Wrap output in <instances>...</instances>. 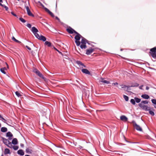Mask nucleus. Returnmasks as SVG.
<instances>
[{
    "label": "nucleus",
    "instance_id": "obj_1",
    "mask_svg": "<svg viewBox=\"0 0 156 156\" xmlns=\"http://www.w3.org/2000/svg\"><path fill=\"white\" fill-rule=\"evenodd\" d=\"M75 34H76V35L75 37V39L76 40L75 42L76 45L77 46H79L80 44V42L79 41V40L82 36L77 32V33H75Z\"/></svg>",
    "mask_w": 156,
    "mask_h": 156
},
{
    "label": "nucleus",
    "instance_id": "obj_2",
    "mask_svg": "<svg viewBox=\"0 0 156 156\" xmlns=\"http://www.w3.org/2000/svg\"><path fill=\"white\" fill-rule=\"evenodd\" d=\"M1 138L3 142L8 147L12 148V144L11 142L9 141L7 139L3 137H2Z\"/></svg>",
    "mask_w": 156,
    "mask_h": 156
},
{
    "label": "nucleus",
    "instance_id": "obj_3",
    "mask_svg": "<svg viewBox=\"0 0 156 156\" xmlns=\"http://www.w3.org/2000/svg\"><path fill=\"white\" fill-rule=\"evenodd\" d=\"M133 123L134 127L137 130L140 131H142V129L141 127H140V126L138 125L134 121H133Z\"/></svg>",
    "mask_w": 156,
    "mask_h": 156
},
{
    "label": "nucleus",
    "instance_id": "obj_4",
    "mask_svg": "<svg viewBox=\"0 0 156 156\" xmlns=\"http://www.w3.org/2000/svg\"><path fill=\"white\" fill-rule=\"evenodd\" d=\"M94 51V49L90 48L86 50V54L87 55H90Z\"/></svg>",
    "mask_w": 156,
    "mask_h": 156
},
{
    "label": "nucleus",
    "instance_id": "obj_5",
    "mask_svg": "<svg viewBox=\"0 0 156 156\" xmlns=\"http://www.w3.org/2000/svg\"><path fill=\"white\" fill-rule=\"evenodd\" d=\"M66 30L67 32L70 34H72L74 33H77L76 31L70 27L67 28Z\"/></svg>",
    "mask_w": 156,
    "mask_h": 156
},
{
    "label": "nucleus",
    "instance_id": "obj_6",
    "mask_svg": "<svg viewBox=\"0 0 156 156\" xmlns=\"http://www.w3.org/2000/svg\"><path fill=\"white\" fill-rule=\"evenodd\" d=\"M99 83L100 84H102L103 83L109 84L110 82L106 80H104V78H101L99 81Z\"/></svg>",
    "mask_w": 156,
    "mask_h": 156
},
{
    "label": "nucleus",
    "instance_id": "obj_7",
    "mask_svg": "<svg viewBox=\"0 0 156 156\" xmlns=\"http://www.w3.org/2000/svg\"><path fill=\"white\" fill-rule=\"evenodd\" d=\"M44 9L45 11L47 12L51 17H54V14L51 12L46 7H44Z\"/></svg>",
    "mask_w": 156,
    "mask_h": 156
},
{
    "label": "nucleus",
    "instance_id": "obj_8",
    "mask_svg": "<svg viewBox=\"0 0 156 156\" xmlns=\"http://www.w3.org/2000/svg\"><path fill=\"white\" fill-rule=\"evenodd\" d=\"M44 9L45 11L47 12L51 17H54V14L51 12L46 7H44Z\"/></svg>",
    "mask_w": 156,
    "mask_h": 156
},
{
    "label": "nucleus",
    "instance_id": "obj_9",
    "mask_svg": "<svg viewBox=\"0 0 156 156\" xmlns=\"http://www.w3.org/2000/svg\"><path fill=\"white\" fill-rule=\"evenodd\" d=\"M76 63L79 65V66L81 67L82 68H83V67L86 68V66L85 65H84L83 64L82 62L79 61H77L76 62Z\"/></svg>",
    "mask_w": 156,
    "mask_h": 156
},
{
    "label": "nucleus",
    "instance_id": "obj_10",
    "mask_svg": "<svg viewBox=\"0 0 156 156\" xmlns=\"http://www.w3.org/2000/svg\"><path fill=\"white\" fill-rule=\"evenodd\" d=\"M82 72L84 73L87 74H90V72L87 69H82L81 70Z\"/></svg>",
    "mask_w": 156,
    "mask_h": 156
},
{
    "label": "nucleus",
    "instance_id": "obj_11",
    "mask_svg": "<svg viewBox=\"0 0 156 156\" xmlns=\"http://www.w3.org/2000/svg\"><path fill=\"white\" fill-rule=\"evenodd\" d=\"M120 119L121 120L124 122H126L127 121L128 118L125 115H122L120 117Z\"/></svg>",
    "mask_w": 156,
    "mask_h": 156
},
{
    "label": "nucleus",
    "instance_id": "obj_12",
    "mask_svg": "<svg viewBox=\"0 0 156 156\" xmlns=\"http://www.w3.org/2000/svg\"><path fill=\"white\" fill-rule=\"evenodd\" d=\"M88 41L85 38L83 37H82V39L81 41V43L82 44H86V43H87Z\"/></svg>",
    "mask_w": 156,
    "mask_h": 156
},
{
    "label": "nucleus",
    "instance_id": "obj_13",
    "mask_svg": "<svg viewBox=\"0 0 156 156\" xmlns=\"http://www.w3.org/2000/svg\"><path fill=\"white\" fill-rule=\"evenodd\" d=\"M31 30L34 34L38 32V30L35 27H33L31 28Z\"/></svg>",
    "mask_w": 156,
    "mask_h": 156
},
{
    "label": "nucleus",
    "instance_id": "obj_14",
    "mask_svg": "<svg viewBox=\"0 0 156 156\" xmlns=\"http://www.w3.org/2000/svg\"><path fill=\"white\" fill-rule=\"evenodd\" d=\"M12 143L14 145L17 144H18L17 139L16 138H13L12 140Z\"/></svg>",
    "mask_w": 156,
    "mask_h": 156
},
{
    "label": "nucleus",
    "instance_id": "obj_15",
    "mask_svg": "<svg viewBox=\"0 0 156 156\" xmlns=\"http://www.w3.org/2000/svg\"><path fill=\"white\" fill-rule=\"evenodd\" d=\"M139 84L136 83H131V85L129 87H137L139 86Z\"/></svg>",
    "mask_w": 156,
    "mask_h": 156
},
{
    "label": "nucleus",
    "instance_id": "obj_16",
    "mask_svg": "<svg viewBox=\"0 0 156 156\" xmlns=\"http://www.w3.org/2000/svg\"><path fill=\"white\" fill-rule=\"evenodd\" d=\"M17 153L21 155H23L24 154V152L22 150H20L17 151Z\"/></svg>",
    "mask_w": 156,
    "mask_h": 156
},
{
    "label": "nucleus",
    "instance_id": "obj_17",
    "mask_svg": "<svg viewBox=\"0 0 156 156\" xmlns=\"http://www.w3.org/2000/svg\"><path fill=\"white\" fill-rule=\"evenodd\" d=\"M145 111H150L151 110V108L147 106H144L142 108Z\"/></svg>",
    "mask_w": 156,
    "mask_h": 156
},
{
    "label": "nucleus",
    "instance_id": "obj_18",
    "mask_svg": "<svg viewBox=\"0 0 156 156\" xmlns=\"http://www.w3.org/2000/svg\"><path fill=\"white\" fill-rule=\"evenodd\" d=\"M141 97L145 99H148L150 97L149 95L147 94H143L141 95Z\"/></svg>",
    "mask_w": 156,
    "mask_h": 156
},
{
    "label": "nucleus",
    "instance_id": "obj_19",
    "mask_svg": "<svg viewBox=\"0 0 156 156\" xmlns=\"http://www.w3.org/2000/svg\"><path fill=\"white\" fill-rule=\"evenodd\" d=\"M40 40H42L43 41H45L46 40V38L43 35H41L40 37V38L39 39Z\"/></svg>",
    "mask_w": 156,
    "mask_h": 156
},
{
    "label": "nucleus",
    "instance_id": "obj_20",
    "mask_svg": "<svg viewBox=\"0 0 156 156\" xmlns=\"http://www.w3.org/2000/svg\"><path fill=\"white\" fill-rule=\"evenodd\" d=\"M121 86H122L121 88H126V89H125V90L126 91H128V88L129 87V86H126L125 85H122Z\"/></svg>",
    "mask_w": 156,
    "mask_h": 156
},
{
    "label": "nucleus",
    "instance_id": "obj_21",
    "mask_svg": "<svg viewBox=\"0 0 156 156\" xmlns=\"http://www.w3.org/2000/svg\"><path fill=\"white\" fill-rule=\"evenodd\" d=\"M10 153V150L9 149L6 148L5 149L4 154H6Z\"/></svg>",
    "mask_w": 156,
    "mask_h": 156
},
{
    "label": "nucleus",
    "instance_id": "obj_22",
    "mask_svg": "<svg viewBox=\"0 0 156 156\" xmlns=\"http://www.w3.org/2000/svg\"><path fill=\"white\" fill-rule=\"evenodd\" d=\"M86 44H82L80 45V47L81 49H85L87 48V47Z\"/></svg>",
    "mask_w": 156,
    "mask_h": 156
},
{
    "label": "nucleus",
    "instance_id": "obj_23",
    "mask_svg": "<svg viewBox=\"0 0 156 156\" xmlns=\"http://www.w3.org/2000/svg\"><path fill=\"white\" fill-rule=\"evenodd\" d=\"M7 129L5 127H2L1 128V131L3 132H7Z\"/></svg>",
    "mask_w": 156,
    "mask_h": 156
},
{
    "label": "nucleus",
    "instance_id": "obj_24",
    "mask_svg": "<svg viewBox=\"0 0 156 156\" xmlns=\"http://www.w3.org/2000/svg\"><path fill=\"white\" fill-rule=\"evenodd\" d=\"M156 52H150L151 56L154 58H156Z\"/></svg>",
    "mask_w": 156,
    "mask_h": 156
},
{
    "label": "nucleus",
    "instance_id": "obj_25",
    "mask_svg": "<svg viewBox=\"0 0 156 156\" xmlns=\"http://www.w3.org/2000/svg\"><path fill=\"white\" fill-rule=\"evenodd\" d=\"M6 136L7 137H12L13 135L10 132H9L7 133Z\"/></svg>",
    "mask_w": 156,
    "mask_h": 156
},
{
    "label": "nucleus",
    "instance_id": "obj_26",
    "mask_svg": "<svg viewBox=\"0 0 156 156\" xmlns=\"http://www.w3.org/2000/svg\"><path fill=\"white\" fill-rule=\"evenodd\" d=\"M151 52H156V47H154L150 50Z\"/></svg>",
    "mask_w": 156,
    "mask_h": 156
},
{
    "label": "nucleus",
    "instance_id": "obj_27",
    "mask_svg": "<svg viewBox=\"0 0 156 156\" xmlns=\"http://www.w3.org/2000/svg\"><path fill=\"white\" fill-rule=\"evenodd\" d=\"M32 150L30 149L29 148H27L26 149V151L27 153L28 154H31L32 153Z\"/></svg>",
    "mask_w": 156,
    "mask_h": 156
},
{
    "label": "nucleus",
    "instance_id": "obj_28",
    "mask_svg": "<svg viewBox=\"0 0 156 156\" xmlns=\"http://www.w3.org/2000/svg\"><path fill=\"white\" fill-rule=\"evenodd\" d=\"M134 99H135V101L136 103H139L141 101V99H140L138 98H136V97H135L134 98Z\"/></svg>",
    "mask_w": 156,
    "mask_h": 156
},
{
    "label": "nucleus",
    "instance_id": "obj_29",
    "mask_svg": "<svg viewBox=\"0 0 156 156\" xmlns=\"http://www.w3.org/2000/svg\"><path fill=\"white\" fill-rule=\"evenodd\" d=\"M45 44L47 45L48 47H50L51 46V43L47 41H45Z\"/></svg>",
    "mask_w": 156,
    "mask_h": 156
},
{
    "label": "nucleus",
    "instance_id": "obj_30",
    "mask_svg": "<svg viewBox=\"0 0 156 156\" xmlns=\"http://www.w3.org/2000/svg\"><path fill=\"white\" fill-rule=\"evenodd\" d=\"M12 40L13 41H14L16 42L20 43H21L20 41L16 40L14 37H13L12 38Z\"/></svg>",
    "mask_w": 156,
    "mask_h": 156
},
{
    "label": "nucleus",
    "instance_id": "obj_31",
    "mask_svg": "<svg viewBox=\"0 0 156 156\" xmlns=\"http://www.w3.org/2000/svg\"><path fill=\"white\" fill-rule=\"evenodd\" d=\"M36 74L41 78V77H43V75L40 73L39 71H38L37 72V73H36Z\"/></svg>",
    "mask_w": 156,
    "mask_h": 156
},
{
    "label": "nucleus",
    "instance_id": "obj_32",
    "mask_svg": "<svg viewBox=\"0 0 156 156\" xmlns=\"http://www.w3.org/2000/svg\"><path fill=\"white\" fill-rule=\"evenodd\" d=\"M27 13L28 15L29 16H32L33 17L34 16V15L31 12V11H30L27 12Z\"/></svg>",
    "mask_w": 156,
    "mask_h": 156
},
{
    "label": "nucleus",
    "instance_id": "obj_33",
    "mask_svg": "<svg viewBox=\"0 0 156 156\" xmlns=\"http://www.w3.org/2000/svg\"><path fill=\"white\" fill-rule=\"evenodd\" d=\"M139 106L142 109L143 108L144 106H145L144 104L141 103V102L138 104Z\"/></svg>",
    "mask_w": 156,
    "mask_h": 156
},
{
    "label": "nucleus",
    "instance_id": "obj_34",
    "mask_svg": "<svg viewBox=\"0 0 156 156\" xmlns=\"http://www.w3.org/2000/svg\"><path fill=\"white\" fill-rule=\"evenodd\" d=\"M130 101L133 105H135V101L134 99H131Z\"/></svg>",
    "mask_w": 156,
    "mask_h": 156
},
{
    "label": "nucleus",
    "instance_id": "obj_35",
    "mask_svg": "<svg viewBox=\"0 0 156 156\" xmlns=\"http://www.w3.org/2000/svg\"><path fill=\"white\" fill-rule=\"evenodd\" d=\"M35 37L37 38L38 39H39L40 38V35L37 33H36L34 34Z\"/></svg>",
    "mask_w": 156,
    "mask_h": 156
},
{
    "label": "nucleus",
    "instance_id": "obj_36",
    "mask_svg": "<svg viewBox=\"0 0 156 156\" xmlns=\"http://www.w3.org/2000/svg\"><path fill=\"white\" fill-rule=\"evenodd\" d=\"M123 98H124V99L126 101H128V99H129V98L126 95H123Z\"/></svg>",
    "mask_w": 156,
    "mask_h": 156
},
{
    "label": "nucleus",
    "instance_id": "obj_37",
    "mask_svg": "<svg viewBox=\"0 0 156 156\" xmlns=\"http://www.w3.org/2000/svg\"><path fill=\"white\" fill-rule=\"evenodd\" d=\"M13 149L15 150H16L18 149V147L16 146H13L12 145V147Z\"/></svg>",
    "mask_w": 156,
    "mask_h": 156
},
{
    "label": "nucleus",
    "instance_id": "obj_38",
    "mask_svg": "<svg viewBox=\"0 0 156 156\" xmlns=\"http://www.w3.org/2000/svg\"><path fill=\"white\" fill-rule=\"evenodd\" d=\"M15 94H16V95L19 97L21 96L20 93V92H19L18 91L16 92Z\"/></svg>",
    "mask_w": 156,
    "mask_h": 156
},
{
    "label": "nucleus",
    "instance_id": "obj_39",
    "mask_svg": "<svg viewBox=\"0 0 156 156\" xmlns=\"http://www.w3.org/2000/svg\"><path fill=\"white\" fill-rule=\"evenodd\" d=\"M149 113L152 116H154V112L152 111H151V110L149 111Z\"/></svg>",
    "mask_w": 156,
    "mask_h": 156
},
{
    "label": "nucleus",
    "instance_id": "obj_40",
    "mask_svg": "<svg viewBox=\"0 0 156 156\" xmlns=\"http://www.w3.org/2000/svg\"><path fill=\"white\" fill-rule=\"evenodd\" d=\"M141 102L144 104H147L148 103V102L147 101H143Z\"/></svg>",
    "mask_w": 156,
    "mask_h": 156
},
{
    "label": "nucleus",
    "instance_id": "obj_41",
    "mask_svg": "<svg viewBox=\"0 0 156 156\" xmlns=\"http://www.w3.org/2000/svg\"><path fill=\"white\" fill-rule=\"evenodd\" d=\"M19 19L20 20V21H21L23 23H24L26 22V21L22 18H21V17Z\"/></svg>",
    "mask_w": 156,
    "mask_h": 156
},
{
    "label": "nucleus",
    "instance_id": "obj_42",
    "mask_svg": "<svg viewBox=\"0 0 156 156\" xmlns=\"http://www.w3.org/2000/svg\"><path fill=\"white\" fill-rule=\"evenodd\" d=\"M151 101L153 104L155 105H156V99H153Z\"/></svg>",
    "mask_w": 156,
    "mask_h": 156
},
{
    "label": "nucleus",
    "instance_id": "obj_43",
    "mask_svg": "<svg viewBox=\"0 0 156 156\" xmlns=\"http://www.w3.org/2000/svg\"><path fill=\"white\" fill-rule=\"evenodd\" d=\"M0 70H1V72L2 73H3L4 74H6V72H5V71L4 70V69L1 68V69Z\"/></svg>",
    "mask_w": 156,
    "mask_h": 156
},
{
    "label": "nucleus",
    "instance_id": "obj_44",
    "mask_svg": "<svg viewBox=\"0 0 156 156\" xmlns=\"http://www.w3.org/2000/svg\"><path fill=\"white\" fill-rule=\"evenodd\" d=\"M39 71L37 69H34L33 70V72H34V73H36V74L37 73V72L38 71Z\"/></svg>",
    "mask_w": 156,
    "mask_h": 156
},
{
    "label": "nucleus",
    "instance_id": "obj_45",
    "mask_svg": "<svg viewBox=\"0 0 156 156\" xmlns=\"http://www.w3.org/2000/svg\"><path fill=\"white\" fill-rule=\"evenodd\" d=\"M27 26L29 28H30L31 27V25L29 23L27 24Z\"/></svg>",
    "mask_w": 156,
    "mask_h": 156
},
{
    "label": "nucleus",
    "instance_id": "obj_46",
    "mask_svg": "<svg viewBox=\"0 0 156 156\" xmlns=\"http://www.w3.org/2000/svg\"><path fill=\"white\" fill-rule=\"evenodd\" d=\"M26 8L27 11V12H28L30 10L28 6H26Z\"/></svg>",
    "mask_w": 156,
    "mask_h": 156
},
{
    "label": "nucleus",
    "instance_id": "obj_47",
    "mask_svg": "<svg viewBox=\"0 0 156 156\" xmlns=\"http://www.w3.org/2000/svg\"><path fill=\"white\" fill-rule=\"evenodd\" d=\"M41 78H42L45 81H47V79L44 77L43 76V77H41Z\"/></svg>",
    "mask_w": 156,
    "mask_h": 156
},
{
    "label": "nucleus",
    "instance_id": "obj_48",
    "mask_svg": "<svg viewBox=\"0 0 156 156\" xmlns=\"http://www.w3.org/2000/svg\"><path fill=\"white\" fill-rule=\"evenodd\" d=\"M54 48L55 50H56V51H58L59 53L61 54H62V53L59 50H58L57 49L55 48L54 47Z\"/></svg>",
    "mask_w": 156,
    "mask_h": 156
},
{
    "label": "nucleus",
    "instance_id": "obj_49",
    "mask_svg": "<svg viewBox=\"0 0 156 156\" xmlns=\"http://www.w3.org/2000/svg\"><path fill=\"white\" fill-rule=\"evenodd\" d=\"M0 118H1L4 121V122L7 123L6 122V120L4 119V118L3 117H2V116H1V117H0Z\"/></svg>",
    "mask_w": 156,
    "mask_h": 156
},
{
    "label": "nucleus",
    "instance_id": "obj_50",
    "mask_svg": "<svg viewBox=\"0 0 156 156\" xmlns=\"http://www.w3.org/2000/svg\"><path fill=\"white\" fill-rule=\"evenodd\" d=\"M118 83L117 82L115 83H112V85L115 86L118 85Z\"/></svg>",
    "mask_w": 156,
    "mask_h": 156
},
{
    "label": "nucleus",
    "instance_id": "obj_51",
    "mask_svg": "<svg viewBox=\"0 0 156 156\" xmlns=\"http://www.w3.org/2000/svg\"><path fill=\"white\" fill-rule=\"evenodd\" d=\"M55 19H57L59 22H60V19L57 16L55 17Z\"/></svg>",
    "mask_w": 156,
    "mask_h": 156
},
{
    "label": "nucleus",
    "instance_id": "obj_52",
    "mask_svg": "<svg viewBox=\"0 0 156 156\" xmlns=\"http://www.w3.org/2000/svg\"><path fill=\"white\" fill-rule=\"evenodd\" d=\"M12 137H9L8 139V140L9 141L10 140H11L12 139Z\"/></svg>",
    "mask_w": 156,
    "mask_h": 156
},
{
    "label": "nucleus",
    "instance_id": "obj_53",
    "mask_svg": "<svg viewBox=\"0 0 156 156\" xmlns=\"http://www.w3.org/2000/svg\"><path fill=\"white\" fill-rule=\"evenodd\" d=\"M26 47L29 50H30L31 49L30 48L28 47V46H26Z\"/></svg>",
    "mask_w": 156,
    "mask_h": 156
},
{
    "label": "nucleus",
    "instance_id": "obj_54",
    "mask_svg": "<svg viewBox=\"0 0 156 156\" xmlns=\"http://www.w3.org/2000/svg\"><path fill=\"white\" fill-rule=\"evenodd\" d=\"M4 8H5L6 10L7 11L8 9V7L6 6H5Z\"/></svg>",
    "mask_w": 156,
    "mask_h": 156
},
{
    "label": "nucleus",
    "instance_id": "obj_55",
    "mask_svg": "<svg viewBox=\"0 0 156 156\" xmlns=\"http://www.w3.org/2000/svg\"><path fill=\"white\" fill-rule=\"evenodd\" d=\"M11 13L13 15H14V16H16V15L15 14H14L13 12H11Z\"/></svg>",
    "mask_w": 156,
    "mask_h": 156
},
{
    "label": "nucleus",
    "instance_id": "obj_56",
    "mask_svg": "<svg viewBox=\"0 0 156 156\" xmlns=\"http://www.w3.org/2000/svg\"><path fill=\"white\" fill-rule=\"evenodd\" d=\"M0 5L2 6L3 7H4L5 6V5H2L1 3H0Z\"/></svg>",
    "mask_w": 156,
    "mask_h": 156
},
{
    "label": "nucleus",
    "instance_id": "obj_57",
    "mask_svg": "<svg viewBox=\"0 0 156 156\" xmlns=\"http://www.w3.org/2000/svg\"><path fill=\"white\" fill-rule=\"evenodd\" d=\"M143 87V85H142L140 87H139V88L140 89H142V87Z\"/></svg>",
    "mask_w": 156,
    "mask_h": 156
},
{
    "label": "nucleus",
    "instance_id": "obj_58",
    "mask_svg": "<svg viewBox=\"0 0 156 156\" xmlns=\"http://www.w3.org/2000/svg\"><path fill=\"white\" fill-rule=\"evenodd\" d=\"M149 88V87H148L147 86L146 87V89L147 90H148Z\"/></svg>",
    "mask_w": 156,
    "mask_h": 156
},
{
    "label": "nucleus",
    "instance_id": "obj_59",
    "mask_svg": "<svg viewBox=\"0 0 156 156\" xmlns=\"http://www.w3.org/2000/svg\"><path fill=\"white\" fill-rule=\"evenodd\" d=\"M5 64L7 66V69H8L9 68V65H8V64L6 63H5Z\"/></svg>",
    "mask_w": 156,
    "mask_h": 156
},
{
    "label": "nucleus",
    "instance_id": "obj_60",
    "mask_svg": "<svg viewBox=\"0 0 156 156\" xmlns=\"http://www.w3.org/2000/svg\"><path fill=\"white\" fill-rule=\"evenodd\" d=\"M2 69H4V70H7V68L5 67H4L3 68H2Z\"/></svg>",
    "mask_w": 156,
    "mask_h": 156
},
{
    "label": "nucleus",
    "instance_id": "obj_61",
    "mask_svg": "<svg viewBox=\"0 0 156 156\" xmlns=\"http://www.w3.org/2000/svg\"><path fill=\"white\" fill-rule=\"evenodd\" d=\"M20 146L21 147H23L24 146V145L23 144H21Z\"/></svg>",
    "mask_w": 156,
    "mask_h": 156
},
{
    "label": "nucleus",
    "instance_id": "obj_62",
    "mask_svg": "<svg viewBox=\"0 0 156 156\" xmlns=\"http://www.w3.org/2000/svg\"><path fill=\"white\" fill-rule=\"evenodd\" d=\"M41 6H42V7H44V6L43 5V4L42 5H41Z\"/></svg>",
    "mask_w": 156,
    "mask_h": 156
},
{
    "label": "nucleus",
    "instance_id": "obj_63",
    "mask_svg": "<svg viewBox=\"0 0 156 156\" xmlns=\"http://www.w3.org/2000/svg\"><path fill=\"white\" fill-rule=\"evenodd\" d=\"M41 6H42V7H44V6L43 5V4L42 5H41Z\"/></svg>",
    "mask_w": 156,
    "mask_h": 156
},
{
    "label": "nucleus",
    "instance_id": "obj_64",
    "mask_svg": "<svg viewBox=\"0 0 156 156\" xmlns=\"http://www.w3.org/2000/svg\"><path fill=\"white\" fill-rule=\"evenodd\" d=\"M25 156H30L28 155H25Z\"/></svg>",
    "mask_w": 156,
    "mask_h": 156
}]
</instances>
